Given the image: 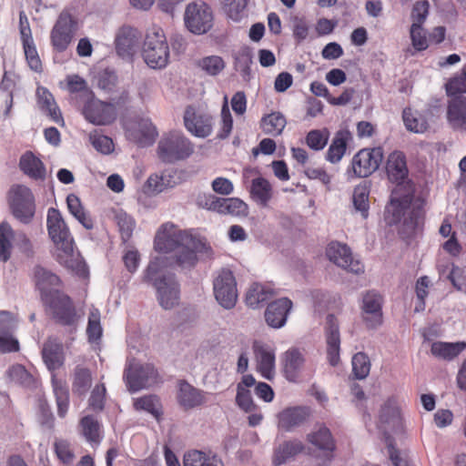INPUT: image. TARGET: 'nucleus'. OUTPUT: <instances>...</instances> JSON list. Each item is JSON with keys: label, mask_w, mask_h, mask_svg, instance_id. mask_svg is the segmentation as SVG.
Here are the masks:
<instances>
[{"label": "nucleus", "mask_w": 466, "mask_h": 466, "mask_svg": "<svg viewBox=\"0 0 466 466\" xmlns=\"http://www.w3.org/2000/svg\"><path fill=\"white\" fill-rule=\"evenodd\" d=\"M7 374L11 380L25 386L30 385L34 380L33 376L20 364L10 367Z\"/></svg>", "instance_id": "61"}, {"label": "nucleus", "mask_w": 466, "mask_h": 466, "mask_svg": "<svg viewBox=\"0 0 466 466\" xmlns=\"http://www.w3.org/2000/svg\"><path fill=\"white\" fill-rule=\"evenodd\" d=\"M19 168L24 175L35 181H45L47 171L44 162L32 151H25L19 159Z\"/></svg>", "instance_id": "28"}, {"label": "nucleus", "mask_w": 466, "mask_h": 466, "mask_svg": "<svg viewBox=\"0 0 466 466\" xmlns=\"http://www.w3.org/2000/svg\"><path fill=\"white\" fill-rule=\"evenodd\" d=\"M194 149V144L182 133L169 132L160 138L157 156L164 163H176L188 158Z\"/></svg>", "instance_id": "8"}, {"label": "nucleus", "mask_w": 466, "mask_h": 466, "mask_svg": "<svg viewBox=\"0 0 466 466\" xmlns=\"http://www.w3.org/2000/svg\"><path fill=\"white\" fill-rule=\"evenodd\" d=\"M103 427L94 415L83 416L78 422V430L85 440L91 444H99L103 439Z\"/></svg>", "instance_id": "31"}, {"label": "nucleus", "mask_w": 466, "mask_h": 466, "mask_svg": "<svg viewBox=\"0 0 466 466\" xmlns=\"http://www.w3.org/2000/svg\"><path fill=\"white\" fill-rule=\"evenodd\" d=\"M100 311L97 309L90 310L88 315V322L86 327V335L90 342H96L100 339L102 336V327L100 323Z\"/></svg>", "instance_id": "52"}, {"label": "nucleus", "mask_w": 466, "mask_h": 466, "mask_svg": "<svg viewBox=\"0 0 466 466\" xmlns=\"http://www.w3.org/2000/svg\"><path fill=\"white\" fill-rule=\"evenodd\" d=\"M136 410H145L150 413L157 420H160L163 411L159 398L157 395H145L134 401Z\"/></svg>", "instance_id": "47"}, {"label": "nucleus", "mask_w": 466, "mask_h": 466, "mask_svg": "<svg viewBox=\"0 0 466 466\" xmlns=\"http://www.w3.org/2000/svg\"><path fill=\"white\" fill-rule=\"evenodd\" d=\"M466 349L465 342H434L431 345V351L432 355L444 360H452Z\"/></svg>", "instance_id": "46"}, {"label": "nucleus", "mask_w": 466, "mask_h": 466, "mask_svg": "<svg viewBox=\"0 0 466 466\" xmlns=\"http://www.w3.org/2000/svg\"><path fill=\"white\" fill-rule=\"evenodd\" d=\"M92 384V373L88 368L77 365L73 373L72 390L74 394L84 396Z\"/></svg>", "instance_id": "39"}, {"label": "nucleus", "mask_w": 466, "mask_h": 466, "mask_svg": "<svg viewBox=\"0 0 466 466\" xmlns=\"http://www.w3.org/2000/svg\"><path fill=\"white\" fill-rule=\"evenodd\" d=\"M292 308V301L288 298L279 299L269 303L265 311V319L272 328H281Z\"/></svg>", "instance_id": "29"}, {"label": "nucleus", "mask_w": 466, "mask_h": 466, "mask_svg": "<svg viewBox=\"0 0 466 466\" xmlns=\"http://www.w3.org/2000/svg\"><path fill=\"white\" fill-rule=\"evenodd\" d=\"M248 2V0H223L224 9L232 21L239 22L246 16Z\"/></svg>", "instance_id": "53"}, {"label": "nucleus", "mask_w": 466, "mask_h": 466, "mask_svg": "<svg viewBox=\"0 0 466 466\" xmlns=\"http://www.w3.org/2000/svg\"><path fill=\"white\" fill-rule=\"evenodd\" d=\"M154 248L162 253H172L170 266L191 269L198 264V253L207 252L210 248L199 238L187 230L177 228L173 223L163 224L157 230Z\"/></svg>", "instance_id": "1"}, {"label": "nucleus", "mask_w": 466, "mask_h": 466, "mask_svg": "<svg viewBox=\"0 0 466 466\" xmlns=\"http://www.w3.org/2000/svg\"><path fill=\"white\" fill-rule=\"evenodd\" d=\"M82 114L88 122L97 126L109 125L116 118L115 106L95 98L94 93L85 100Z\"/></svg>", "instance_id": "14"}, {"label": "nucleus", "mask_w": 466, "mask_h": 466, "mask_svg": "<svg viewBox=\"0 0 466 466\" xmlns=\"http://www.w3.org/2000/svg\"><path fill=\"white\" fill-rule=\"evenodd\" d=\"M115 220L118 227L120 237L123 242H127L136 228L135 219L123 210H119L115 215Z\"/></svg>", "instance_id": "50"}, {"label": "nucleus", "mask_w": 466, "mask_h": 466, "mask_svg": "<svg viewBox=\"0 0 466 466\" xmlns=\"http://www.w3.org/2000/svg\"><path fill=\"white\" fill-rule=\"evenodd\" d=\"M447 121L455 131H466V96L450 98L447 106Z\"/></svg>", "instance_id": "25"}, {"label": "nucleus", "mask_w": 466, "mask_h": 466, "mask_svg": "<svg viewBox=\"0 0 466 466\" xmlns=\"http://www.w3.org/2000/svg\"><path fill=\"white\" fill-rule=\"evenodd\" d=\"M425 218L423 204L414 200L412 194L401 198L392 197L386 207L384 219L388 225H396L402 219L399 233L402 238H411L422 229Z\"/></svg>", "instance_id": "3"}, {"label": "nucleus", "mask_w": 466, "mask_h": 466, "mask_svg": "<svg viewBox=\"0 0 466 466\" xmlns=\"http://www.w3.org/2000/svg\"><path fill=\"white\" fill-rule=\"evenodd\" d=\"M327 358L331 366L339 362L340 335L337 318L333 314L327 317V327L325 329Z\"/></svg>", "instance_id": "22"}, {"label": "nucleus", "mask_w": 466, "mask_h": 466, "mask_svg": "<svg viewBox=\"0 0 466 466\" xmlns=\"http://www.w3.org/2000/svg\"><path fill=\"white\" fill-rule=\"evenodd\" d=\"M214 295L217 301L225 309L235 307L238 300L237 281L233 272L222 268L213 282Z\"/></svg>", "instance_id": "13"}, {"label": "nucleus", "mask_w": 466, "mask_h": 466, "mask_svg": "<svg viewBox=\"0 0 466 466\" xmlns=\"http://www.w3.org/2000/svg\"><path fill=\"white\" fill-rule=\"evenodd\" d=\"M36 96L40 109L46 112L56 123L63 122L62 114L53 95L46 87H38Z\"/></svg>", "instance_id": "35"}, {"label": "nucleus", "mask_w": 466, "mask_h": 466, "mask_svg": "<svg viewBox=\"0 0 466 466\" xmlns=\"http://www.w3.org/2000/svg\"><path fill=\"white\" fill-rule=\"evenodd\" d=\"M164 259L156 258L151 260L145 271V280L151 282L157 289V297L160 306L170 309L177 306L180 299V286L174 274L159 276Z\"/></svg>", "instance_id": "4"}, {"label": "nucleus", "mask_w": 466, "mask_h": 466, "mask_svg": "<svg viewBox=\"0 0 466 466\" xmlns=\"http://www.w3.org/2000/svg\"><path fill=\"white\" fill-rule=\"evenodd\" d=\"M53 451L58 462L64 466H72L76 460V453L72 443L66 439H56Z\"/></svg>", "instance_id": "43"}, {"label": "nucleus", "mask_w": 466, "mask_h": 466, "mask_svg": "<svg viewBox=\"0 0 466 466\" xmlns=\"http://www.w3.org/2000/svg\"><path fill=\"white\" fill-rule=\"evenodd\" d=\"M67 90L71 94H79V96L86 100L92 96L93 92L87 87L84 78L77 75L68 76L66 78Z\"/></svg>", "instance_id": "55"}, {"label": "nucleus", "mask_w": 466, "mask_h": 466, "mask_svg": "<svg viewBox=\"0 0 466 466\" xmlns=\"http://www.w3.org/2000/svg\"><path fill=\"white\" fill-rule=\"evenodd\" d=\"M25 61L31 70L40 73L43 70V64L38 55L35 41L22 43Z\"/></svg>", "instance_id": "51"}, {"label": "nucleus", "mask_w": 466, "mask_h": 466, "mask_svg": "<svg viewBox=\"0 0 466 466\" xmlns=\"http://www.w3.org/2000/svg\"><path fill=\"white\" fill-rule=\"evenodd\" d=\"M138 40L137 29L128 25L120 27L115 39L117 55L122 58H131L137 51Z\"/></svg>", "instance_id": "23"}, {"label": "nucleus", "mask_w": 466, "mask_h": 466, "mask_svg": "<svg viewBox=\"0 0 466 466\" xmlns=\"http://www.w3.org/2000/svg\"><path fill=\"white\" fill-rule=\"evenodd\" d=\"M42 359L51 373L60 369L66 360L64 346L57 339L48 338L43 345Z\"/></svg>", "instance_id": "24"}, {"label": "nucleus", "mask_w": 466, "mask_h": 466, "mask_svg": "<svg viewBox=\"0 0 466 466\" xmlns=\"http://www.w3.org/2000/svg\"><path fill=\"white\" fill-rule=\"evenodd\" d=\"M177 400L178 404L187 410L199 407L207 401L206 393L186 380H180L178 383Z\"/></svg>", "instance_id": "26"}, {"label": "nucleus", "mask_w": 466, "mask_h": 466, "mask_svg": "<svg viewBox=\"0 0 466 466\" xmlns=\"http://www.w3.org/2000/svg\"><path fill=\"white\" fill-rule=\"evenodd\" d=\"M33 280L36 289L40 292L41 300L62 290L60 278L42 266H35L33 270Z\"/></svg>", "instance_id": "18"}, {"label": "nucleus", "mask_w": 466, "mask_h": 466, "mask_svg": "<svg viewBox=\"0 0 466 466\" xmlns=\"http://www.w3.org/2000/svg\"><path fill=\"white\" fill-rule=\"evenodd\" d=\"M106 386L103 383L96 384L91 391L88 406L94 411H102L105 408Z\"/></svg>", "instance_id": "58"}, {"label": "nucleus", "mask_w": 466, "mask_h": 466, "mask_svg": "<svg viewBox=\"0 0 466 466\" xmlns=\"http://www.w3.org/2000/svg\"><path fill=\"white\" fill-rule=\"evenodd\" d=\"M255 383V378L251 374H248L244 375L237 385L236 403L246 412H252L258 409L252 400L250 390L247 389L254 386Z\"/></svg>", "instance_id": "32"}, {"label": "nucleus", "mask_w": 466, "mask_h": 466, "mask_svg": "<svg viewBox=\"0 0 466 466\" xmlns=\"http://www.w3.org/2000/svg\"><path fill=\"white\" fill-rule=\"evenodd\" d=\"M307 441L319 451L318 457L322 459L321 465L331 461L336 449L335 441L329 428L325 425H319L318 428L307 435Z\"/></svg>", "instance_id": "15"}, {"label": "nucleus", "mask_w": 466, "mask_h": 466, "mask_svg": "<svg viewBox=\"0 0 466 466\" xmlns=\"http://www.w3.org/2000/svg\"><path fill=\"white\" fill-rule=\"evenodd\" d=\"M382 160V147L362 148L352 157V175H350V177H368L379 168ZM349 174H350V170H349Z\"/></svg>", "instance_id": "12"}, {"label": "nucleus", "mask_w": 466, "mask_h": 466, "mask_svg": "<svg viewBox=\"0 0 466 466\" xmlns=\"http://www.w3.org/2000/svg\"><path fill=\"white\" fill-rule=\"evenodd\" d=\"M445 86L446 93L451 98L466 93V66L462 68L461 73L451 78Z\"/></svg>", "instance_id": "57"}, {"label": "nucleus", "mask_w": 466, "mask_h": 466, "mask_svg": "<svg viewBox=\"0 0 466 466\" xmlns=\"http://www.w3.org/2000/svg\"><path fill=\"white\" fill-rule=\"evenodd\" d=\"M66 204L69 212L83 225L86 229L94 228L92 218L85 211L80 198L75 194H69L66 198Z\"/></svg>", "instance_id": "42"}, {"label": "nucleus", "mask_w": 466, "mask_h": 466, "mask_svg": "<svg viewBox=\"0 0 466 466\" xmlns=\"http://www.w3.org/2000/svg\"><path fill=\"white\" fill-rule=\"evenodd\" d=\"M7 204L12 216L20 223L30 224L35 215V197L30 187L22 184L13 185L7 192Z\"/></svg>", "instance_id": "6"}, {"label": "nucleus", "mask_w": 466, "mask_h": 466, "mask_svg": "<svg viewBox=\"0 0 466 466\" xmlns=\"http://www.w3.org/2000/svg\"><path fill=\"white\" fill-rule=\"evenodd\" d=\"M77 30L76 19L68 12L63 11L50 32V42L55 51L62 53L72 43Z\"/></svg>", "instance_id": "11"}, {"label": "nucleus", "mask_w": 466, "mask_h": 466, "mask_svg": "<svg viewBox=\"0 0 466 466\" xmlns=\"http://www.w3.org/2000/svg\"><path fill=\"white\" fill-rule=\"evenodd\" d=\"M448 278L457 289H466V266L453 265Z\"/></svg>", "instance_id": "64"}, {"label": "nucleus", "mask_w": 466, "mask_h": 466, "mask_svg": "<svg viewBox=\"0 0 466 466\" xmlns=\"http://www.w3.org/2000/svg\"><path fill=\"white\" fill-rule=\"evenodd\" d=\"M157 136L156 127L151 121L142 119L137 123V128L130 131L129 137L139 146L145 147L153 144Z\"/></svg>", "instance_id": "36"}, {"label": "nucleus", "mask_w": 466, "mask_h": 466, "mask_svg": "<svg viewBox=\"0 0 466 466\" xmlns=\"http://www.w3.org/2000/svg\"><path fill=\"white\" fill-rule=\"evenodd\" d=\"M352 371L354 376L362 380L365 379L370 371V361L363 352H358L352 357Z\"/></svg>", "instance_id": "56"}, {"label": "nucleus", "mask_w": 466, "mask_h": 466, "mask_svg": "<svg viewBox=\"0 0 466 466\" xmlns=\"http://www.w3.org/2000/svg\"><path fill=\"white\" fill-rule=\"evenodd\" d=\"M233 127V119L228 105V97H224V104L221 108V123L218 137L220 139L227 138L231 133Z\"/></svg>", "instance_id": "59"}, {"label": "nucleus", "mask_w": 466, "mask_h": 466, "mask_svg": "<svg viewBox=\"0 0 466 466\" xmlns=\"http://www.w3.org/2000/svg\"><path fill=\"white\" fill-rule=\"evenodd\" d=\"M362 310L367 327L380 326L382 323V297L374 290L368 291L363 297Z\"/></svg>", "instance_id": "21"}, {"label": "nucleus", "mask_w": 466, "mask_h": 466, "mask_svg": "<svg viewBox=\"0 0 466 466\" xmlns=\"http://www.w3.org/2000/svg\"><path fill=\"white\" fill-rule=\"evenodd\" d=\"M172 172L165 171L162 174H152L148 177L144 189L151 195L158 194L167 187H173L176 184Z\"/></svg>", "instance_id": "38"}, {"label": "nucleus", "mask_w": 466, "mask_h": 466, "mask_svg": "<svg viewBox=\"0 0 466 466\" xmlns=\"http://www.w3.org/2000/svg\"><path fill=\"white\" fill-rule=\"evenodd\" d=\"M254 358L257 363V370L260 375L271 380L275 373V352L270 346L255 340L253 343Z\"/></svg>", "instance_id": "20"}, {"label": "nucleus", "mask_w": 466, "mask_h": 466, "mask_svg": "<svg viewBox=\"0 0 466 466\" xmlns=\"http://www.w3.org/2000/svg\"><path fill=\"white\" fill-rule=\"evenodd\" d=\"M380 427L389 429L394 432L402 430V418L400 409L395 398H389L380 412Z\"/></svg>", "instance_id": "27"}, {"label": "nucleus", "mask_w": 466, "mask_h": 466, "mask_svg": "<svg viewBox=\"0 0 466 466\" xmlns=\"http://www.w3.org/2000/svg\"><path fill=\"white\" fill-rule=\"evenodd\" d=\"M42 303L56 323L66 327L77 325L80 316L73 299L63 290L56 291L42 300Z\"/></svg>", "instance_id": "7"}, {"label": "nucleus", "mask_w": 466, "mask_h": 466, "mask_svg": "<svg viewBox=\"0 0 466 466\" xmlns=\"http://www.w3.org/2000/svg\"><path fill=\"white\" fill-rule=\"evenodd\" d=\"M304 365V358L298 349L287 350L283 357V370L289 381H296Z\"/></svg>", "instance_id": "33"}, {"label": "nucleus", "mask_w": 466, "mask_h": 466, "mask_svg": "<svg viewBox=\"0 0 466 466\" xmlns=\"http://www.w3.org/2000/svg\"><path fill=\"white\" fill-rule=\"evenodd\" d=\"M311 416V410L307 406H295L284 409L278 414V427L285 431H291L306 423Z\"/></svg>", "instance_id": "19"}, {"label": "nucleus", "mask_w": 466, "mask_h": 466, "mask_svg": "<svg viewBox=\"0 0 466 466\" xmlns=\"http://www.w3.org/2000/svg\"><path fill=\"white\" fill-rule=\"evenodd\" d=\"M46 227L57 250V261L76 275L85 277L88 272L87 266L80 253L75 250L74 238L57 208H48Z\"/></svg>", "instance_id": "2"}, {"label": "nucleus", "mask_w": 466, "mask_h": 466, "mask_svg": "<svg viewBox=\"0 0 466 466\" xmlns=\"http://www.w3.org/2000/svg\"><path fill=\"white\" fill-rule=\"evenodd\" d=\"M349 133L339 131L336 134L327 151V160L330 163H338L341 160L347 150Z\"/></svg>", "instance_id": "45"}, {"label": "nucleus", "mask_w": 466, "mask_h": 466, "mask_svg": "<svg viewBox=\"0 0 466 466\" xmlns=\"http://www.w3.org/2000/svg\"><path fill=\"white\" fill-rule=\"evenodd\" d=\"M402 118L406 128L415 133H421L426 130L427 123L414 116L410 108H405L402 112Z\"/></svg>", "instance_id": "60"}, {"label": "nucleus", "mask_w": 466, "mask_h": 466, "mask_svg": "<svg viewBox=\"0 0 466 466\" xmlns=\"http://www.w3.org/2000/svg\"><path fill=\"white\" fill-rule=\"evenodd\" d=\"M15 237V231L7 221L0 223V260L6 262L11 258L12 239Z\"/></svg>", "instance_id": "49"}, {"label": "nucleus", "mask_w": 466, "mask_h": 466, "mask_svg": "<svg viewBox=\"0 0 466 466\" xmlns=\"http://www.w3.org/2000/svg\"><path fill=\"white\" fill-rule=\"evenodd\" d=\"M249 192L251 198L262 206H267L272 198V186L264 177L254 178Z\"/></svg>", "instance_id": "41"}, {"label": "nucleus", "mask_w": 466, "mask_h": 466, "mask_svg": "<svg viewBox=\"0 0 466 466\" xmlns=\"http://www.w3.org/2000/svg\"><path fill=\"white\" fill-rule=\"evenodd\" d=\"M353 205L361 213L363 218L369 216V194L364 188H356L353 193Z\"/></svg>", "instance_id": "63"}, {"label": "nucleus", "mask_w": 466, "mask_h": 466, "mask_svg": "<svg viewBox=\"0 0 466 466\" xmlns=\"http://www.w3.org/2000/svg\"><path fill=\"white\" fill-rule=\"evenodd\" d=\"M198 66L206 74L209 76H217L223 71L226 65L222 57L218 56H208L198 60Z\"/></svg>", "instance_id": "54"}, {"label": "nucleus", "mask_w": 466, "mask_h": 466, "mask_svg": "<svg viewBox=\"0 0 466 466\" xmlns=\"http://www.w3.org/2000/svg\"><path fill=\"white\" fill-rule=\"evenodd\" d=\"M329 133L325 130H311L308 133L306 137L307 145L314 149L320 150L325 147L328 143Z\"/></svg>", "instance_id": "62"}, {"label": "nucleus", "mask_w": 466, "mask_h": 466, "mask_svg": "<svg viewBox=\"0 0 466 466\" xmlns=\"http://www.w3.org/2000/svg\"><path fill=\"white\" fill-rule=\"evenodd\" d=\"M184 124L188 132L198 137H207L213 130V117L209 114L196 113L192 106H187L184 114Z\"/></svg>", "instance_id": "17"}, {"label": "nucleus", "mask_w": 466, "mask_h": 466, "mask_svg": "<svg viewBox=\"0 0 466 466\" xmlns=\"http://www.w3.org/2000/svg\"><path fill=\"white\" fill-rule=\"evenodd\" d=\"M327 257L337 266L355 274L364 271L362 263L352 258L350 249L347 245L331 242L326 250Z\"/></svg>", "instance_id": "16"}, {"label": "nucleus", "mask_w": 466, "mask_h": 466, "mask_svg": "<svg viewBox=\"0 0 466 466\" xmlns=\"http://www.w3.org/2000/svg\"><path fill=\"white\" fill-rule=\"evenodd\" d=\"M124 380L132 393L161 382L157 370L150 363H130L125 369Z\"/></svg>", "instance_id": "9"}, {"label": "nucleus", "mask_w": 466, "mask_h": 466, "mask_svg": "<svg viewBox=\"0 0 466 466\" xmlns=\"http://www.w3.org/2000/svg\"><path fill=\"white\" fill-rule=\"evenodd\" d=\"M51 384L57 405V414L59 417H66L69 407V391L66 382L56 378V373L51 376Z\"/></svg>", "instance_id": "37"}, {"label": "nucleus", "mask_w": 466, "mask_h": 466, "mask_svg": "<svg viewBox=\"0 0 466 466\" xmlns=\"http://www.w3.org/2000/svg\"><path fill=\"white\" fill-rule=\"evenodd\" d=\"M386 172L389 179L400 184L408 177L406 157L401 151H393L388 157Z\"/></svg>", "instance_id": "30"}, {"label": "nucleus", "mask_w": 466, "mask_h": 466, "mask_svg": "<svg viewBox=\"0 0 466 466\" xmlns=\"http://www.w3.org/2000/svg\"><path fill=\"white\" fill-rule=\"evenodd\" d=\"M304 449V444L300 441H284L274 450L272 464L274 466H280L297 454L301 453Z\"/></svg>", "instance_id": "34"}, {"label": "nucleus", "mask_w": 466, "mask_h": 466, "mask_svg": "<svg viewBox=\"0 0 466 466\" xmlns=\"http://www.w3.org/2000/svg\"><path fill=\"white\" fill-rule=\"evenodd\" d=\"M184 466H224V463L217 455L195 450L184 455Z\"/></svg>", "instance_id": "40"}, {"label": "nucleus", "mask_w": 466, "mask_h": 466, "mask_svg": "<svg viewBox=\"0 0 466 466\" xmlns=\"http://www.w3.org/2000/svg\"><path fill=\"white\" fill-rule=\"evenodd\" d=\"M146 64L153 69H163L169 62V46L164 31L153 26L148 29L142 48Z\"/></svg>", "instance_id": "5"}, {"label": "nucleus", "mask_w": 466, "mask_h": 466, "mask_svg": "<svg viewBox=\"0 0 466 466\" xmlns=\"http://www.w3.org/2000/svg\"><path fill=\"white\" fill-rule=\"evenodd\" d=\"M272 296L273 290L271 288L259 283H254L250 286L246 295V303L251 308H256L260 303L268 300Z\"/></svg>", "instance_id": "48"}, {"label": "nucleus", "mask_w": 466, "mask_h": 466, "mask_svg": "<svg viewBox=\"0 0 466 466\" xmlns=\"http://www.w3.org/2000/svg\"><path fill=\"white\" fill-rule=\"evenodd\" d=\"M185 25L193 34L202 35L208 32L213 26V12L205 2H191L185 10Z\"/></svg>", "instance_id": "10"}, {"label": "nucleus", "mask_w": 466, "mask_h": 466, "mask_svg": "<svg viewBox=\"0 0 466 466\" xmlns=\"http://www.w3.org/2000/svg\"><path fill=\"white\" fill-rule=\"evenodd\" d=\"M286 124V117L281 113L272 112L262 117L260 127L265 134L276 137L282 133Z\"/></svg>", "instance_id": "44"}]
</instances>
